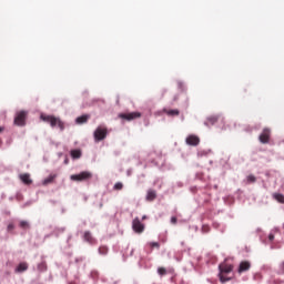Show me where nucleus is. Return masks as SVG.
I'll use <instances>...</instances> for the list:
<instances>
[{
    "instance_id": "obj_8",
    "label": "nucleus",
    "mask_w": 284,
    "mask_h": 284,
    "mask_svg": "<svg viewBox=\"0 0 284 284\" xmlns=\"http://www.w3.org/2000/svg\"><path fill=\"white\" fill-rule=\"evenodd\" d=\"M272 136V130L268 128L263 129L262 133L258 136L260 142L263 144L270 143V138Z\"/></svg>"
},
{
    "instance_id": "obj_16",
    "label": "nucleus",
    "mask_w": 284,
    "mask_h": 284,
    "mask_svg": "<svg viewBox=\"0 0 284 284\" xmlns=\"http://www.w3.org/2000/svg\"><path fill=\"white\" fill-rule=\"evenodd\" d=\"M54 179H57V174L49 175L43 180L42 185H50V183H54Z\"/></svg>"
},
{
    "instance_id": "obj_1",
    "label": "nucleus",
    "mask_w": 284,
    "mask_h": 284,
    "mask_svg": "<svg viewBox=\"0 0 284 284\" xmlns=\"http://www.w3.org/2000/svg\"><path fill=\"white\" fill-rule=\"evenodd\" d=\"M40 119L41 121H44V123H49L51 128H59L61 132L65 130V123H63L60 118H57L54 115L41 114Z\"/></svg>"
},
{
    "instance_id": "obj_23",
    "label": "nucleus",
    "mask_w": 284,
    "mask_h": 284,
    "mask_svg": "<svg viewBox=\"0 0 284 284\" xmlns=\"http://www.w3.org/2000/svg\"><path fill=\"white\" fill-rule=\"evenodd\" d=\"M99 254H101L102 256H105V254H108V246H100Z\"/></svg>"
},
{
    "instance_id": "obj_24",
    "label": "nucleus",
    "mask_w": 284,
    "mask_h": 284,
    "mask_svg": "<svg viewBox=\"0 0 284 284\" xmlns=\"http://www.w3.org/2000/svg\"><path fill=\"white\" fill-rule=\"evenodd\" d=\"M158 274H160V276H165V274H168V271L165 270V267H159Z\"/></svg>"
},
{
    "instance_id": "obj_19",
    "label": "nucleus",
    "mask_w": 284,
    "mask_h": 284,
    "mask_svg": "<svg viewBox=\"0 0 284 284\" xmlns=\"http://www.w3.org/2000/svg\"><path fill=\"white\" fill-rule=\"evenodd\" d=\"M38 270L39 272H45V270H48V264L45 263V261H42L38 264Z\"/></svg>"
},
{
    "instance_id": "obj_25",
    "label": "nucleus",
    "mask_w": 284,
    "mask_h": 284,
    "mask_svg": "<svg viewBox=\"0 0 284 284\" xmlns=\"http://www.w3.org/2000/svg\"><path fill=\"white\" fill-rule=\"evenodd\" d=\"M113 190H116V191L123 190V183H121V182L115 183L113 186Z\"/></svg>"
},
{
    "instance_id": "obj_33",
    "label": "nucleus",
    "mask_w": 284,
    "mask_h": 284,
    "mask_svg": "<svg viewBox=\"0 0 284 284\" xmlns=\"http://www.w3.org/2000/svg\"><path fill=\"white\" fill-rule=\"evenodd\" d=\"M0 132H3V126H0Z\"/></svg>"
},
{
    "instance_id": "obj_11",
    "label": "nucleus",
    "mask_w": 284,
    "mask_h": 284,
    "mask_svg": "<svg viewBox=\"0 0 284 284\" xmlns=\"http://www.w3.org/2000/svg\"><path fill=\"white\" fill-rule=\"evenodd\" d=\"M19 179L24 183V185H32V179L30 178V173H22L19 175Z\"/></svg>"
},
{
    "instance_id": "obj_31",
    "label": "nucleus",
    "mask_w": 284,
    "mask_h": 284,
    "mask_svg": "<svg viewBox=\"0 0 284 284\" xmlns=\"http://www.w3.org/2000/svg\"><path fill=\"white\" fill-rule=\"evenodd\" d=\"M268 240H270V241H274V234H270V235H268Z\"/></svg>"
},
{
    "instance_id": "obj_30",
    "label": "nucleus",
    "mask_w": 284,
    "mask_h": 284,
    "mask_svg": "<svg viewBox=\"0 0 284 284\" xmlns=\"http://www.w3.org/2000/svg\"><path fill=\"white\" fill-rule=\"evenodd\" d=\"M176 221H178V220H176V216H172V217H171V223H172L173 225H176Z\"/></svg>"
},
{
    "instance_id": "obj_3",
    "label": "nucleus",
    "mask_w": 284,
    "mask_h": 284,
    "mask_svg": "<svg viewBox=\"0 0 284 284\" xmlns=\"http://www.w3.org/2000/svg\"><path fill=\"white\" fill-rule=\"evenodd\" d=\"M95 143H99L100 141H104L108 136V128L105 126H98L93 133Z\"/></svg>"
},
{
    "instance_id": "obj_27",
    "label": "nucleus",
    "mask_w": 284,
    "mask_h": 284,
    "mask_svg": "<svg viewBox=\"0 0 284 284\" xmlns=\"http://www.w3.org/2000/svg\"><path fill=\"white\" fill-rule=\"evenodd\" d=\"M278 274H284V261L280 263V271Z\"/></svg>"
},
{
    "instance_id": "obj_21",
    "label": "nucleus",
    "mask_w": 284,
    "mask_h": 284,
    "mask_svg": "<svg viewBox=\"0 0 284 284\" xmlns=\"http://www.w3.org/2000/svg\"><path fill=\"white\" fill-rule=\"evenodd\" d=\"M72 159H81V151L80 150H72L71 151Z\"/></svg>"
},
{
    "instance_id": "obj_29",
    "label": "nucleus",
    "mask_w": 284,
    "mask_h": 284,
    "mask_svg": "<svg viewBox=\"0 0 284 284\" xmlns=\"http://www.w3.org/2000/svg\"><path fill=\"white\" fill-rule=\"evenodd\" d=\"M7 230H8V232H12V230H14V224H13V223H10V224L7 226Z\"/></svg>"
},
{
    "instance_id": "obj_7",
    "label": "nucleus",
    "mask_w": 284,
    "mask_h": 284,
    "mask_svg": "<svg viewBox=\"0 0 284 284\" xmlns=\"http://www.w3.org/2000/svg\"><path fill=\"white\" fill-rule=\"evenodd\" d=\"M132 230L135 231L136 234H143L145 231V225L141 223V220L139 217H135L132 222Z\"/></svg>"
},
{
    "instance_id": "obj_10",
    "label": "nucleus",
    "mask_w": 284,
    "mask_h": 284,
    "mask_svg": "<svg viewBox=\"0 0 284 284\" xmlns=\"http://www.w3.org/2000/svg\"><path fill=\"white\" fill-rule=\"evenodd\" d=\"M250 267H252V264L248 261H243L240 263L237 272L239 274H243V272H248Z\"/></svg>"
},
{
    "instance_id": "obj_14",
    "label": "nucleus",
    "mask_w": 284,
    "mask_h": 284,
    "mask_svg": "<svg viewBox=\"0 0 284 284\" xmlns=\"http://www.w3.org/2000/svg\"><path fill=\"white\" fill-rule=\"evenodd\" d=\"M156 199V191L150 189L146 192V201H149L150 203H152V201H154Z\"/></svg>"
},
{
    "instance_id": "obj_4",
    "label": "nucleus",
    "mask_w": 284,
    "mask_h": 284,
    "mask_svg": "<svg viewBox=\"0 0 284 284\" xmlns=\"http://www.w3.org/2000/svg\"><path fill=\"white\" fill-rule=\"evenodd\" d=\"M70 179L77 183H81V181H90V179H92V173L89 171H83L79 174H72Z\"/></svg>"
},
{
    "instance_id": "obj_13",
    "label": "nucleus",
    "mask_w": 284,
    "mask_h": 284,
    "mask_svg": "<svg viewBox=\"0 0 284 284\" xmlns=\"http://www.w3.org/2000/svg\"><path fill=\"white\" fill-rule=\"evenodd\" d=\"M89 119H90V115L84 114V115L78 116L75 119V123H78V125H83V123H88Z\"/></svg>"
},
{
    "instance_id": "obj_5",
    "label": "nucleus",
    "mask_w": 284,
    "mask_h": 284,
    "mask_svg": "<svg viewBox=\"0 0 284 284\" xmlns=\"http://www.w3.org/2000/svg\"><path fill=\"white\" fill-rule=\"evenodd\" d=\"M26 119H28L27 111L17 112L16 118H14V125H19V126L26 125Z\"/></svg>"
},
{
    "instance_id": "obj_12",
    "label": "nucleus",
    "mask_w": 284,
    "mask_h": 284,
    "mask_svg": "<svg viewBox=\"0 0 284 284\" xmlns=\"http://www.w3.org/2000/svg\"><path fill=\"white\" fill-rule=\"evenodd\" d=\"M83 239L84 241H87V243H90V245H94V243H97V240L92 236V233H90V231L84 232Z\"/></svg>"
},
{
    "instance_id": "obj_2",
    "label": "nucleus",
    "mask_w": 284,
    "mask_h": 284,
    "mask_svg": "<svg viewBox=\"0 0 284 284\" xmlns=\"http://www.w3.org/2000/svg\"><path fill=\"white\" fill-rule=\"evenodd\" d=\"M220 281L222 283H227V281H230V278L225 277L224 274H230V272H232V270H234V266H232V264H220Z\"/></svg>"
},
{
    "instance_id": "obj_18",
    "label": "nucleus",
    "mask_w": 284,
    "mask_h": 284,
    "mask_svg": "<svg viewBox=\"0 0 284 284\" xmlns=\"http://www.w3.org/2000/svg\"><path fill=\"white\" fill-rule=\"evenodd\" d=\"M273 199H275V201H277L278 203H284V195L281 193H274Z\"/></svg>"
},
{
    "instance_id": "obj_9",
    "label": "nucleus",
    "mask_w": 284,
    "mask_h": 284,
    "mask_svg": "<svg viewBox=\"0 0 284 284\" xmlns=\"http://www.w3.org/2000/svg\"><path fill=\"white\" fill-rule=\"evenodd\" d=\"M186 145H193L196 146L201 143V139L196 135H189L185 140Z\"/></svg>"
},
{
    "instance_id": "obj_17",
    "label": "nucleus",
    "mask_w": 284,
    "mask_h": 284,
    "mask_svg": "<svg viewBox=\"0 0 284 284\" xmlns=\"http://www.w3.org/2000/svg\"><path fill=\"white\" fill-rule=\"evenodd\" d=\"M26 270H28V263L22 262L18 265V267L16 268V272H26Z\"/></svg>"
},
{
    "instance_id": "obj_32",
    "label": "nucleus",
    "mask_w": 284,
    "mask_h": 284,
    "mask_svg": "<svg viewBox=\"0 0 284 284\" xmlns=\"http://www.w3.org/2000/svg\"><path fill=\"white\" fill-rule=\"evenodd\" d=\"M145 219H148V215L142 216V221H145Z\"/></svg>"
},
{
    "instance_id": "obj_28",
    "label": "nucleus",
    "mask_w": 284,
    "mask_h": 284,
    "mask_svg": "<svg viewBox=\"0 0 284 284\" xmlns=\"http://www.w3.org/2000/svg\"><path fill=\"white\" fill-rule=\"evenodd\" d=\"M150 247H156L159 250V247H161V245L158 242H151Z\"/></svg>"
},
{
    "instance_id": "obj_22",
    "label": "nucleus",
    "mask_w": 284,
    "mask_h": 284,
    "mask_svg": "<svg viewBox=\"0 0 284 284\" xmlns=\"http://www.w3.org/2000/svg\"><path fill=\"white\" fill-rule=\"evenodd\" d=\"M216 121H219V118L216 116H210L207 119L206 125H214V123H216Z\"/></svg>"
},
{
    "instance_id": "obj_26",
    "label": "nucleus",
    "mask_w": 284,
    "mask_h": 284,
    "mask_svg": "<svg viewBox=\"0 0 284 284\" xmlns=\"http://www.w3.org/2000/svg\"><path fill=\"white\" fill-rule=\"evenodd\" d=\"M247 181H248V183H256V176H254V175H248V176H247Z\"/></svg>"
},
{
    "instance_id": "obj_15",
    "label": "nucleus",
    "mask_w": 284,
    "mask_h": 284,
    "mask_svg": "<svg viewBox=\"0 0 284 284\" xmlns=\"http://www.w3.org/2000/svg\"><path fill=\"white\" fill-rule=\"evenodd\" d=\"M163 112H164L165 114H168V116H179V114H181V112L179 111V109H173V110L164 109Z\"/></svg>"
},
{
    "instance_id": "obj_20",
    "label": "nucleus",
    "mask_w": 284,
    "mask_h": 284,
    "mask_svg": "<svg viewBox=\"0 0 284 284\" xmlns=\"http://www.w3.org/2000/svg\"><path fill=\"white\" fill-rule=\"evenodd\" d=\"M19 226L21 230H30V223L28 221H20Z\"/></svg>"
},
{
    "instance_id": "obj_6",
    "label": "nucleus",
    "mask_w": 284,
    "mask_h": 284,
    "mask_svg": "<svg viewBox=\"0 0 284 284\" xmlns=\"http://www.w3.org/2000/svg\"><path fill=\"white\" fill-rule=\"evenodd\" d=\"M120 119H123L124 121H134L135 119H141V112H129V113H120Z\"/></svg>"
}]
</instances>
